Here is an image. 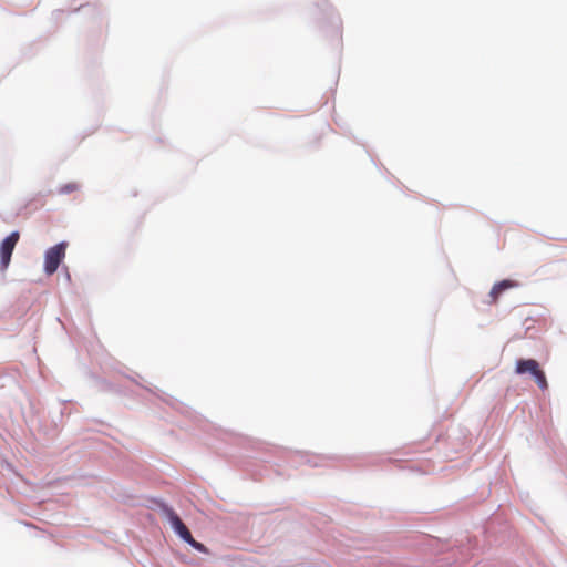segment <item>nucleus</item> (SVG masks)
I'll return each mask as SVG.
<instances>
[{
  "mask_svg": "<svg viewBox=\"0 0 567 567\" xmlns=\"http://www.w3.org/2000/svg\"><path fill=\"white\" fill-rule=\"evenodd\" d=\"M515 373L530 374L535 383L542 391L548 389V382L546 379L545 371L540 368V364L534 359H519L516 361Z\"/></svg>",
  "mask_w": 567,
  "mask_h": 567,
  "instance_id": "1",
  "label": "nucleus"
},
{
  "mask_svg": "<svg viewBox=\"0 0 567 567\" xmlns=\"http://www.w3.org/2000/svg\"><path fill=\"white\" fill-rule=\"evenodd\" d=\"M65 250H48L45 255L44 269L48 275L56 271L61 260L64 258Z\"/></svg>",
  "mask_w": 567,
  "mask_h": 567,
  "instance_id": "2",
  "label": "nucleus"
},
{
  "mask_svg": "<svg viewBox=\"0 0 567 567\" xmlns=\"http://www.w3.org/2000/svg\"><path fill=\"white\" fill-rule=\"evenodd\" d=\"M169 522L172 524V527L175 529V532L179 535V537L187 542L188 539H192V534L189 529L186 527V525L182 522L179 516L171 511L168 513Z\"/></svg>",
  "mask_w": 567,
  "mask_h": 567,
  "instance_id": "3",
  "label": "nucleus"
},
{
  "mask_svg": "<svg viewBox=\"0 0 567 567\" xmlns=\"http://www.w3.org/2000/svg\"><path fill=\"white\" fill-rule=\"evenodd\" d=\"M518 286V282L509 279L502 280L497 284H495L489 292V297L492 298L491 302H496L498 297L505 291L511 288H515Z\"/></svg>",
  "mask_w": 567,
  "mask_h": 567,
  "instance_id": "4",
  "label": "nucleus"
},
{
  "mask_svg": "<svg viewBox=\"0 0 567 567\" xmlns=\"http://www.w3.org/2000/svg\"><path fill=\"white\" fill-rule=\"evenodd\" d=\"M80 189V185L76 182H69L66 184L61 185L58 188V193L61 195H68Z\"/></svg>",
  "mask_w": 567,
  "mask_h": 567,
  "instance_id": "5",
  "label": "nucleus"
},
{
  "mask_svg": "<svg viewBox=\"0 0 567 567\" xmlns=\"http://www.w3.org/2000/svg\"><path fill=\"white\" fill-rule=\"evenodd\" d=\"M19 237L20 235L18 231L11 233L8 237H6L2 240L0 248H14L19 240Z\"/></svg>",
  "mask_w": 567,
  "mask_h": 567,
  "instance_id": "6",
  "label": "nucleus"
},
{
  "mask_svg": "<svg viewBox=\"0 0 567 567\" xmlns=\"http://www.w3.org/2000/svg\"><path fill=\"white\" fill-rule=\"evenodd\" d=\"M0 261L2 269H6L11 260V254L13 250H0Z\"/></svg>",
  "mask_w": 567,
  "mask_h": 567,
  "instance_id": "7",
  "label": "nucleus"
},
{
  "mask_svg": "<svg viewBox=\"0 0 567 567\" xmlns=\"http://www.w3.org/2000/svg\"><path fill=\"white\" fill-rule=\"evenodd\" d=\"M186 543L189 544L196 550L204 553V554H208V548L204 544L194 539L193 536H192V539H188Z\"/></svg>",
  "mask_w": 567,
  "mask_h": 567,
  "instance_id": "8",
  "label": "nucleus"
},
{
  "mask_svg": "<svg viewBox=\"0 0 567 567\" xmlns=\"http://www.w3.org/2000/svg\"><path fill=\"white\" fill-rule=\"evenodd\" d=\"M68 244L66 243H59L56 244L53 248H59V249H62V248H66Z\"/></svg>",
  "mask_w": 567,
  "mask_h": 567,
  "instance_id": "9",
  "label": "nucleus"
}]
</instances>
